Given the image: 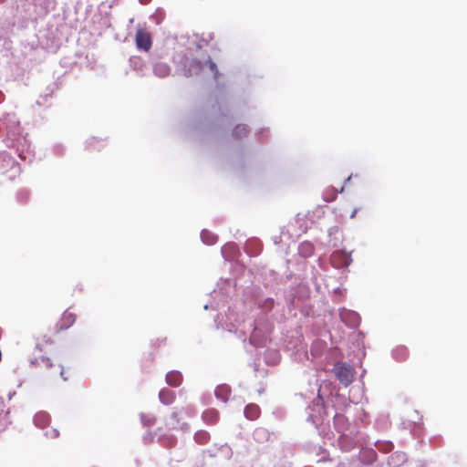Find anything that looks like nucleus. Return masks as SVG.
<instances>
[{
  "instance_id": "1",
  "label": "nucleus",
  "mask_w": 467,
  "mask_h": 467,
  "mask_svg": "<svg viewBox=\"0 0 467 467\" xmlns=\"http://www.w3.org/2000/svg\"><path fill=\"white\" fill-rule=\"evenodd\" d=\"M333 370H334L336 378L344 386H348L353 381V379H354L353 369L351 367L346 365L345 363H337L334 366Z\"/></svg>"
},
{
  "instance_id": "2",
  "label": "nucleus",
  "mask_w": 467,
  "mask_h": 467,
  "mask_svg": "<svg viewBox=\"0 0 467 467\" xmlns=\"http://www.w3.org/2000/svg\"><path fill=\"white\" fill-rule=\"evenodd\" d=\"M135 43L139 50L150 51L152 46V37L150 32L145 29H138L135 35Z\"/></svg>"
},
{
  "instance_id": "3",
  "label": "nucleus",
  "mask_w": 467,
  "mask_h": 467,
  "mask_svg": "<svg viewBox=\"0 0 467 467\" xmlns=\"http://www.w3.org/2000/svg\"><path fill=\"white\" fill-rule=\"evenodd\" d=\"M76 321V315L74 313L65 311L62 315L61 319L57 324V332L67 329L70 327Z\"/></svg>"
},
{
  "instance_id": "4",
  "label": "nucleus",
  "mask_w": 467,
  "mask_h": 467,
  "mask_svg": "<svg viewBox=\"0 0 467 467\" xmlns=\"http://www.w3.org/2000/svg\"><path fill=\"white\" fill-rule=\"evenodd\" d=\"M182 379L183 378L182 373L177 370L168 372L165 378L166 383L172 388L179 387L182 384Z\"/></svg>"
},
{
  "instance_id": "5",
  "label": "nucleus",
  "mask_w": 467,
  "mask_h": 467,
  "mask_svg": "<svg viewBox=\"0 0 467 467\" xmlns=\"http://www.w3.org/2000/svg\"><path fill=\"white\" fill-rule=\"evenodd\" d=\"M153 72L159 78H166L171 73V67L167 63L158 61L153 66Z\"/></svg>"
},
{
  "instance_id": "6",
  "label": "nucleus",
  "mask_w": 467,
  "mask_h": 467,
  "mask_svg": "<svg viewBox=\"0 0 467 467\" xmlns=\"http://www.w3.org/2000/svg\"><path fill=\"white\" fill-rule=\"evenodd\" d=\"M175 398V392L167 388L161 389L159 392V399L161 402L164 405H170L173 403Z\"/></svg>"
},
{
  "instance_id": "7",
  "label": "nucleus",
  "mask_w": 467,
  "mask_h": 467,
  "mask_svg": "<svg viewBox=\"0 0 467 467\" xmlns=\"http://www.w3.org/2000/svg\"><path fill=\"white\" fill-rule=\"evenodd\" d=\"M249 133L247 126L244 124H237L232 130V136L235 140L246 137Z\"/></svg>"
},
{
  "instance_id": "8",
  "label": "nucleus",
  "mask_w": 467,
  "mask_h": 467,
  "mask_svg": "<svg viewBox=\"0 0 467 467\" xmlns=\"http://www.w3.org/2000/svg\"><path fill=\"white\" fill-rule=\"evenodd\" d=\"M244 415L249 420H255L260 415V408L255 404H249L244 409Z\"/></svg>"
},
{
  "instance_id": "9",
  "label": "nucleus",
  "mask_w": 467,
  "mask_h": 467,
  "mask_svg": "<svg viewBox=\"0 0 467 467\" xmlns=\"http://www.w3.org/2000/svg\"><path fill=\"white\" fill-rule=\"evenodd\" d=\"M180 425V417L177 412H172L166 421L168 429H177Z\"/></svg>"
},
{
  "instance_id": "10",
  "label": "nucleus",
  "mask_w": 467,
  "mask_h": 467,
  "mask_svg": "<svg viewBox=\"0 0 467 467\" xmlns=\"http://www.w3.org/2000/svg\"><path fill=\"white\" fill-rule=\"evenodd\" d=\"M194 438H195L196 441L201 444L206 443L209 439L208 434L204 431H200V432L196 433Z\"/></svg>"
},
{
  "instance_id": "11",
  "label": "nucleus",
  "mask_w": 467,
  "mask_h": 467,
  "mask_svg": "<svg viewBox=\"0 0 467 467\" xmlns=\"http://www.w3.org/2000/svg\"><path fill=\"white\" fill-rule=\"evenodd\" d=\"M300 251L305 253L306 256L310 255L313 253V246L309 243H304L300 246Z\"/></svg>"
},
{
  "instance_id": "12",
  "label": "nucleus",
  "mask_w": 467,
  "mask_h": 467,
  "mask_svg": "<svg viewBox=\"0 0 467 467\" xmlns=\"http://www.w3.org/2000/svg\"><path fill=\"white\" fill-rule=\"evenodd\" d=\"M208 64H209V67H210L211 71L213 73L214 77L216 78L219 74L216 64L211 58L208 59Z\"/></svg>"
},
{
  "instance_id": "13",
  "label": "nucleus",
  "mask_w": 467,
  "mask_h": 467,
  "mask_svg": "<svg viewBox=\"0 0 467 467\" xmlns=\"http://www.w3.org/2000/svg\"><path fill=\"white\" fill-rule=\"evenodd\" d=\"M41 361L47 368H53L55 366L48 358H43Z\"/></svg>"
},
{
  "instance_id": "14",
  "label": "nucleus",
  "mask_w": 467,
  "mask_h": 467,
  "mask_svg": "<svg viewBox=\"0 0 467 467\" xmlns=\"http://www.w3.org/2000/svg\"><path fill=\"white\" fill-rule=\"evenodd\" d=\"M46 434L50 438H56L58 436V431L56 429H51L50 431H47Z\"/></svg>"
},
{
  "instance_id": "15",
  "label": "nucleus",
  "mask_w": 467,
  "mask_h": 467,
  "mask_svg": "<svg viewBox=\"0 0 467 467\" xmlns=\"http://www.w3.org/2000/svg\"><path fill=\"white\" fill-rule=\"evenodd\" d=\"M142 421L145 425L150 426L155 423L154 419H146L145 417L142 418Z\"/></svg>"
},
{
  "instance_id": "16",
  "label": "nucleus",
  "mask_w": 467,
  "mask_h": 467,
  "mask_svg": "<svg viewBox=\"0 0 467 467\" xmlns=\"http://www.w3.org/2000/svg\"><path fill=\"white\" fill-rule=\"evenodd\" d=\"M57 368H58V373H59V375H60V376H61L65 380H67V377H65V370H64V368H63L60 365H58V366H57Z\"/></svg>"
},
{
  "instance_id": "17",
  "label": "nucleus",
  "mask_w": 467,
  "mask_h": 467,
  "mask_svg": "<svg viewBox=\"0 0 467 467\" xmlns=\"http://www.w3.org/2000/svg\"><path fill=\"white\" fill-rule=\"evenodd\" d=\"M215 241H216V237H215V236H213V235H212V236H211V240H209V241H205V240H204V242H205V243H207L208 244H213Z\"/></svg>"
},
{
  "instance_id": "18",
  "label": "nucleus",
  "mask_w": 467,
  "mask_h": 467,
  "mask_svg": "<svg viewBox=\"0 0 467 467\" xmlns=\"http://www.w3.org/2000/svg\"><path fill=\"white\" fill-rule=\"evenodd\" d=\"M356 213H357V209H355V210L352 212V213H351L350 217H351V218H353V217L355 216V214H356Z\"/></svg>"
},
{
  "instance_id": "19",
  "label": "nucleus",
  "mask_w": 467,
  "mask_h": 467,
  "mask_svg": "<svg viewBox=\"0 0 467 467\" xmlns=\"http://www.w3.org/2000/svg\"><path fill=\"white\" fill-rule=\"evenodd\" d=\"M206 234H207V233H205V232H203V233L202 234V238L203 240H204V238H205V235H206Z\"/></svg>"
},
{
  "instance_id": "20",
  "label": "nucleus",
  "mask_w": 467,
  "mask_h": 467,
  "mask_svg": "<svg viewBox=\"0 0 467 467\" xmlns=\"http://www.w3.org/2000/svg\"><path fill=\"white\" fill-rule=\"evenodd\" d=\"M341 418H342V416H341V415H337V416H336V420H339V419H341Z\"/></svg>"
},
{
  "instance_id": "21",
  "label": "nucleus",
  "mask_w": 467,
  "mask_h": 467,
  "mask_svg": "<svg viewBox=\"0 0 467 467\" xmlns=\"http://www.w3.org/2000/svg\"><path fill=\"white\" fill-rule=\"evenodd\" d=\"M209 413H213V411L211 412H205V416H207Z\"/></svg>"
}]
</instances>
